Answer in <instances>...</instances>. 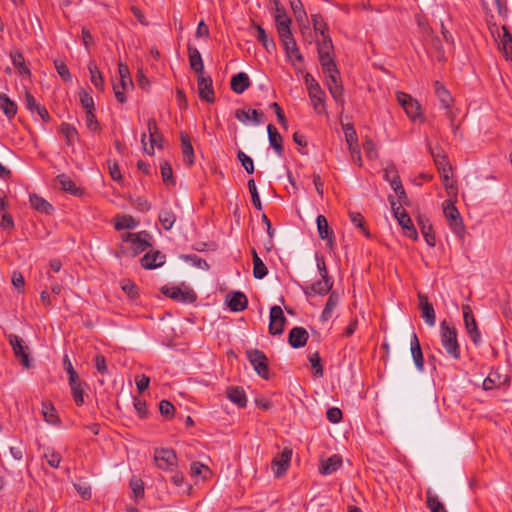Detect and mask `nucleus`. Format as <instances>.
<instances>
[{
    "mask_svg": "<svg viewBox=\"0 0 512 512\" xmlns=\"http://www.w3.org/2000/svg\"><path fill=\"white\" fill-rule=\"evenodd\" d=\"M165 263V255L159 251L148 252L141 258V264L146 269H156Z\"/></svg>",
    "mask_w": 512,
    "mask_h": 512,
    "instance_id": "obj_23",
    "label": "nucleus"
},
{
    "mask_svg": "<svg viewBox=\"0 0 512 512\" xmlns=\"http://www.w3.org/2000/svg\"><path fill=\"white\" fill-rule=\"evenodd\" d=\"M434 87H435V94L441 104V106L444 108V109H447L449 110L453 104V98L450 94V92L446 89V87L441 84L439 81H436L434 83Z\"/></svg>",
    "mask_w": 512,
    "mask_h": 512,
    "instance_id": "obj_30",
    "label": "nucleus"
},
{
    "mask_svg": "<svg viewBox=\"0 0 512 512\" xmlns=\"http://www.w3.org/2000/svg\"><path fill=\"white\" fill-rule=\"evenodd\" d=\"M410 350H411V355L413 357L416 368L419 371H423L424 358H423V353H422V349L420 346V342H419V339H418V336L416 335V333H413L411 336Z\"/></svg>",
    "mask_w": 512,
    "mask_h": 512,
    "instance_id": "obj_24",
    "label": "nucleus"
},
{
    "mask_svg": "<svg viewBox=\"0 0 512 512\" xmlns=\"http://www.w3.org/2000/svg\"><path fill=\"white\" fill-rule=\"evenodd\" d=\"M440 341L446 354L454 359L461 358L460 345L458 343V332L454 325L446 320L440 323Z\"/></svg>",
    "mask_w": 512,
    "mask_h": 512,
    "instance_id": "obj_1",
    "label": "nucleus"
},
{
    "mask_svg": "<svg viewBox=\"0 0 512 512\" xmlns=\"http://www.w3.org/2000/svg\"><path fill=\"white\" fill-rule=\"evenodd\" d=\"M339 301L340 294L337 291H332L321 314V320L323 322H326L332 318L334 311L339 304Z\"/></svg>",
    "mask_w": 512,
    "mask_h": 512,
    "instance_id": "obj_27",
    "label": "nucleus"
},
{
    "mask_svg": "<svg viewBox=\"0 0 512 512\" xmlns=\"http://www.w3.org/2000/svg\"><path fill=\"white\" fill-rule=\"evenodd\" d=\"M158 219L165 230H170L176 221V215L171 209L163 208Z\"/></svg>",
    "mask_w": 512,
    "mask_h": 512,
    "instance_id": "obj_46",
    "label": "nucleus"
},
{
    "mask_svg": "<svg viewBox=\"0 0 512 512\" xmlns=\"http://www.w3.org/2000/svg\"><path fill=\"white\" fill-rule=\"evenodd\" d=\"M44 457L52 468H58L62 460L61 455L52 449H47L44 453Z\"/></svg>",
    "mask_w": 512,
    "mask_h": 512,
    "instance_id": "obj_60",
    "label": "nucleus"
},
{
    "mask_svg": "<svg viewBox=\"0 0 512 512\" xmlns=\"http://www.w3.org/2000/svg\"><path fill=\"white\" fill-rule=\"evenodd\" d=\"M256 31H257V34H256L257 40L260 41L267 50L270 47L273 48L275 46L273 40H270L268 38L266 31L261 26H259V25L256 26Z\"/></svg>",
    "mask_w": 512,
    "mask_h": 512,
    "instance_id": "obj_62",
    "label": "nucleus"
},
{
    "mask_svg": "<svg viewBox=\"0 0 512 512\" xmlns=\"http://www.w3.org/2000/svg\"><path fill=\"white\" fill-rule=\"evenodd\" d=\"M350 221L355 225V227L359 228L366 236H369V232L365 228L364 217L359 212H350L349 213Z\"/></svg>",
    "mask_w": 512,
    "mask_h": 512,
    "instance_id": "obj_58",
    "label": "nucleus"
},
{
    "mask_svg": "<svg viewBox=\"0 0 512 512\" xmlns=\"http://www.w3.org/2000/svg\"><path fill=\"white\" fill-rule=\"evenodd\" d=\"M43 419L44 421L53 426H59L61 423V420L58 416V413L53 406V404L49 401L42 402V409H41Z\"/></svg>",
    "mask_w": 512,
    "mask_h": 512,
    "instance_id": "obj_28",
    "label": "nucleus"
},
{
    "mask_svg": "<svg viewBox=\"0 0 512 512\" xmlns=\"http://www.w3.org/2000/svg\"><path fill=\"white\" fill-rule=\"evenodd\" d=\"M341 465L342 458L339 455H332L321 462L319 471L323 475H330L337 471Z\"/></svg>",
    "mask_w": 512,
    "mask_h": 512,
    "instance_id": "obj_31",
    "label": "nucleus"
},
{
    "mask_svg": "<svg viewBox=\"0 0 512 512\" xmlns=\"http://www.w3.org/2000/svg\"><path fill=\"white\" fill-rule=\"evenodd\" d=\"M188 57L189 64L192 70L195 71L196 75L205 73L204 63L199 50L191 45L188 46Z\"/></svg>",
    "mask_w": 512,
    "mask_h": 512,
    "instance_id": "obj_29",
    "label": "nucleus"
},
{
    "mask_svg": "<svg viewBox=\"0 0 512 512\" xmlns=\"http://www.w3.org/2000/svg\"><path fill=\"white\" fill-rule=\"evenodd\" d=\"M363 149L367 158L373 160L378 157L376 145L371 139H366L363 142Z\"/></svg>",
    "mask_w": 512,
    "mask_h": 512,
    "instance_id": "obj_64",
    "label": "nucleus"
},
{
    "mask_svg": "<svg viewBox=\"0 0 512 512\" xmlns=\"http://www.w3.org/2000/svg\"><path fill=\"white\" fill-rule=\"evenodd\" d=\"M90 72L91 83L100 91L104 90V79L97 65L94 62H90L88 65Z\"/></svg>",
    "mask_w": 512,
    "mask_h": 512,
    "instance_id": "obj_45",
    "label": "nucleus"
},
{
    "mask_svg": "<svg viewBox=\"0 0 512 512\" xmlns=\"http://www.w3.org/2000/svg\"><path fill=\"white\" fill-rule=\"evenodd\" d=\"M0 108L8 119L17 114V104L5 93H0Z\"/></svg>",
    "mask_w": 512,
    "mask_h": 512,
    "instance_id": "obj_38",
    "label": "nucleus"
},
{
    "mask_svg": "<svg viewBox=\"0 0 512 512\" xmlns=\"http://www.w3.org/2000/svg\"><path fill=\"white\" fill-rule=\"evenodd\" d=\"M344 135L346 139V143L348 145V149H352L354 147H358V139L355 129L350 125L343 126Z\"/></svg>",
    "mask_w": 512,
    "mask_h": 512,
    "instance_id": "obj_51",
    "label": "nucleus"
},
{
    "mask_svg": "<svg viewBox=\"0 0 512 512\" xmlns=\"http://www.w3.org/2000/svg\"><path fill=\"white\" fill-rule=\"evenodd\" d=\"M226 394L227 398L237 406L243 408L247 405V397L245 391L242 388L229 387Z\"/></svg>",
    "mask_w": 512,
    "mask_h": 512,
    "instance_id": "obj_35",
    "label": "nucleus"
},
{
    "mask_svg": "<svg viewBox=\"0 0 512 512\" xmlns=\"http://www.w3.org/2000/svg\"><path fill=\"white\" fill-rule=\"evenodd\" d=\"M286 318L280 306H273L270 309L269 332L272 335H280L284 331Z\"/></svg>",
    "mask_w": 512,
    "mask_h": 512,
    "instance_id": "obj_12",
    "label": "nucleus"
},
{
    "mask_svg": "<svg viewBox=\"0 0 512 512\" xmlns=\"http://www.w3.org/2000/svg\"><path fill=\"white\" fill-rule=\"evenodd\" d=\"M397 221L407 237L413 240L418 238L416 228L414 227L413 222L407 213H402L400 217H398Z\"/></svg>",
    "mask_w": 512,
    "mask_h": 512,
    "instance_id": "obj_37",
    "label": "nucleus"
},
{
    "mask_svg": "<svg viewBox=\"0 0 512 512\" xmlns=\"http://www.w3.org/2000/svg\"><path fill=\"white\" fill-rule=\"evenodd\" d=\"M246 354L256 373L262 378L268 379L269 368L266 355L258 349H249Z\"/></svg>",
    "mask_w": 512,
    "mask_h": 512,
    "instance_id": "obj_7",
    "label": "nucleus"
},
{
    "mask_svg": "<svg viewBox=\"0 0 512 512\" xmlns=\"http://www.w3.org/2000/svg\"><path fill=\"white\" fill-rule=\"evenodd\" d=\"M79 99H80V103H81L82 107L85 109V111L94 110V100L88 92H86L85 90L80 91Z\"/></svg>",
    "mask_w": 512,
    "mask_h": 512,
    "instance_id": "obj_63",
    "label": "nucleus"
},
{
    "mask_svg": "<svg viewBox=\"0 0 512 512\" xmlns=\"http://www.w3.org/2000/svg\"><path fill=\"white\" fill-rule=\"evenodd\" d=\"M9 343L12 346L13 352L25 368L30 367L29 355L27 353L28 347L24 345L23 340L17 335H9Z\"/></svg>",
    "mask_w": 512,
    "mask_h": 512,
    "instance_id": "obj_13",
    "label": "nucleus"
},
{
    "mask_svg": "<svg viewBox=\"0 0 512 512\" xmlns=\"http://www.w3.org/2000/svg\"><path fill=\"white\" fill-rule=\"evenodd\" d=\"M71 395L77 406H81L84 403V389L83 382L70 385Z\"/></svg>",
    "mask_w": 512,
    "mask_h": 512,
    "instance_id": "obj_52",
    "label": "nucleus"
},
{
    "mask_svg": "<svg viewBox=\"0 0 512 512\" xmlns=\"http://www.w3.org/2000/svg\"><path fill=\"white\" fill-rule=\"evenodd\" d=\"M292 458V450L288 447L284 448L283 451L276 456L272 461V469L276 477H280L285 473L290 465Z\"/></svg>",
    "mask_w": 512,
    "mask_h": 512,
    "instance_id": "obj_14",
    "label": "nucleus"
},
{
    "mask_svg": "<svg viewBox=\"0 0 512 512\" xmlns=\"http://www.w3.org/2000/svg\"><path fill=\"white\" fill-rule=\"evenodd\" d=\"M149 139H150V146L148 147L147 143H146V134L144 133L141 137V143L143 145V150L145 151V153H147L148 155H153L155 147H158V148L161 147L162 136L160 135V133H158V134H154L153 136H149Z\"/></svg>",
    "mask_w": 512,
    "mask_h": 512,
    "instance_id": "obj_48",
    "label": "nucleus"
},
{
    "mask_svg": "<svg viewBox=\"0 0 512 512\" xmlns=\"http://www.w3.org/2000/svg\"><path fill=\"white\" fill-rule=\"evenodd\" d=\"M396 99H397L399 105L405 111L407 117L411 121L424 122V116H423L421 105L415 98H413L411 95H409L407 93L398 91V92H396Z\"/></svg>",
    "mask_w": 512,
    "mask_h": 512,
    "instance_id": "obj_2",
    "label": "nucleus"
},
{
    "mask_svg": "<svg viewBox=\"0 0 512 512\" xmlns=\"http://www.w3.org/2000/svg\"><path fill=\"white\" fill-rule=\"evenodd\" d=\"M130 488L136 499L144 497V483L140 478L133 477L130 480Z\"/></svg>",
    "mask_w": 512,
    "mask_h": 512,
    "instance_id": "obj_54",
    "label": "nucleus"
},
{
    "mask_svg": "<svg viewBox=\"0 0 512 512\" xmlns=\"http://www.w3.org/2000/svg\"><path fill=\"white\" fill-rule=\"evenodd\" d=\"M228 307L231 311L240 312L247 308L248 299L242 292H233L227 295Z\"/></svg>",
    "mask_w": 512,
    "mask_h": 512,
    "instance_id": "obj_22",
    "label": "nucleus"
},
{
    "mask_svg": "<svg viewBox=\"0 0 512 512\" xmlns=\"http://www.w3.org/2000/svg\"><path fill=\"white\" fill-rule=\"evenodd\" d=\"M333 286L332 278H322L321 280L316 281L311 286L303 289L304 293L307 296L311 295H326Z\"/></svg>",
    "mask_w": 512,
    "mask_h": 512,
    "instance_id": "obj_18",
    "label": "nucleus"
},
{
    "mask_svg": "<svg viewBox=\"0 0 512 512\" xmlns=\"http://www.w3.org/2000/svg\"><path fill=\"white\" fill-rule=\"evenodd\" d=\"M181 147L183 161L186 165L191 166L194 163V150L187 134H181Z\"/></svg>",
    "mask_w": 512,
    "mask_h": 512,
    "instance_id": "obj_36",
    "label": "nucleus"
},
{
    "mask_svg": "<svg viewBox=\"0 0 512 512\" xmlns=\"http://www.w3.org/2000/svg\"><path fill=\"white\" fill-rule=\"evenodd\" d=\"M317 230L319 237L327 241V245L333 246V230L330 228L328 221L324 215H318L316 218Z\"/></svg>",
    "mask_w": 512,
    "mask_h": 512,
    "instance_id": "obj_21",
    "label": "nucleus"
},
{
    "mask_svg": "<svg viewBox=\"0 0 512 512\" xmlns=\"http://www.w3.org/2000/svg\"><path fill=\"white\" fill-rule=\"evenodd\" d=\"M267 132L271 147L275 150L278 156H282L284 150L282 136L272 124L267 126Z\"/></svg>",
    "mask_w": 512,
    "mask_h": 512,
    "instance_id": "obj_32",
    "label": "nucleus"
},
{
    "mask_svg": "<svg viewBox=\"0 0 512 512\" xmlns=\"http://www.w3.org/2000/svg\"><path fill=\"white\" fill-rule=\"evenodd\" d=\"M30 204L35 210L42 213L49 214L53 210L52 205L37 194L30 195Z\"/></svg>",
    "mask_w": 512,
    "mask_h": 512,
    "instance_id": "obj_44",
    "label": "nucleus"
},
{
    "mask_svg": "<svg viewBox=\"0 0 512 512\" xmlns=\"http://www.w3.org/2000/svg\"><path fill=\"white\" fill-rule=\"evenodd\" d=\"M462 311L467 334L469 335L471 341L477 345L481 341V333L478 330V326L472 313V310L469 305H463Z\"/></svg>",
    "mask_w": 512,
    "mask_h": 512,
    "instance_id": "obj_11",
    "label": "nucleus"
},
{
    "mask_svg": "<svg viewBox=\"0 0 512 512\" xmlns=\"http://www.w3.org/2000/svg\"><path fill=\"white\" fill-rule=\"evenodd\" d=\"M196 77L200 99L207 103H213L215 101V93L212 78L206 73L196 75Z\"/></svg>",
    "mask_w": 512,
    "mask_h": 512,
    "instance_id": "obj_10",
    "label": "nucleus"
},
{
    "mask_svg": "<svg viewBox=\"0 0 512 512\" xmlns=\"http://www.w3.org/2000/svg\"><path fill=\"white\" fill-rule=\"evenodd\" d=\"M418 300L419 308L421 310V317L427 325L431 327L434 326L436 323V315L433 305L429 303L427 296L422 293L418 294Z\"/></svg>",
    "mask_w": 512,
    "mask_h": 512,
    "instance_id": "obj_17",
    "label": "nucleus"
},
{
    "mask_svg": "<svg viewBox=\"0 0 512 512\" xmlns=\"http://www.w3.org/2000/svg\"><path fill=\"white\" fill-rule=\"evenodd\" d=\"M248 189L251 194L252 203H253L254 207L259 211L262 210L261 200H260V197H259V194L257 191L255 181L253 179H250L248 181Z\"/></svg>",
    "mask_w": 512,
    "mask_h": 512,
    "instance_id": "obj_57",
    "label": "nucleus"
},
{
    "mask_svg": "<svg viewBox=\"0 0 512 512\" xmlns=\"http://www.w3.org/2000/svg\"><path fill=\"white\" fill-rule=\"evenodd\" d=\"M148 236L145 232L141 233H130L126 232L122 234V240L124 242H129L132 245L133 251L135 253L144 251L147 247L150 246L149 242L146 239Z\"/></svg>",
    "mask_w": 512,
    "mask_h": 512,
    "instance_id": "obj_16",
    "label": "nucleus"
},
{
    "mask_svg": "<svg viewBox=\"0 0 512 512\" xmlns=\"http://www.w3.org/2000/svg\"><path fill=\"white\" fill-rule=\"evenodd\" d=\"M503 35L500 41V48L506 60L512 63V34L509 32L507 26H502Z\"/></svg>",
    "mask_w": 512,
    "mask_h": 512,
    "instance_id": "obj_34",
    "label": "nucleus"
},
{
    "mask_svg": "<svg viewBox=\"0 0 512 512\" xmlns=\"http://www.w3.org/2000/svg\"><path fill=\"white\" fill-rule=\"evenodd\" d=\"M283 46H284V49L286 51V54L287 56L291 59V60H295L299 63H302L303 62V56L302 54L300 53L298 47H297V44H296V41L295 39L293 38V35H288L287 38L286 37H281L280 38Z\"/></svg>",
    "mask_w": 512,
    "mask_h": 512,
    "instance_id": "obj_20",
    "label": "nucleus"
},
{
    "mask_svg": "<svg viewBox=\"0 0 512 512\" xmlns=\"http://www.w3.org/2000/svg\"><path fill=\"white\" fill-rule=\"evenodd\" d=\"M418 225L426 243L431 247L435 246V235L433 233L432 225L429 223V221L419 217Z\"/></svg>",
    "mask_w": 512,
    "mask_h": 512,
    "instance_id": "obj_39",
    "label": "nucleus"
},
{
    "mask_svg": "<svg viewBox=\"0 0 512 512\" xmlns=\"http://www.w3.org/2000/svg\"><path fill=\"white\" fill-rule=\"evenodd\" d=\"M85 125L86 127L92 131L97 132L100 130V125L97 121V118L94 114V110L92 111H85Z\"/></svg>",
    "mask_w": 512,
    "mask_h": 512,
    "instance_id": "obj_61",
    "label": "nucleus"
},
{
    "mask_svg": "<svg viewBox=\"0 0 512 512\" xmlns=\"http://www.w3.org/2000/svg\"><path fill=\"white\" fill-rule=\"evenodd\" d=\"M190 470L192 476H201L203 479L207 478V475L210 474L209 467L200 462H193Z\"/></svg>",
    "mask_w": 512,
    "mask_h": 512,
    "instance_id": "obj_55",
    "label": "nucleus"
},
{
    "mask_svg": "<svg viewBox=\"0 0 512 512\" xmlns=\"http://www.w3.org/2000/svg\"><path fill=\"white\" fill-rule=\"evenodd\" d=\"M308 340V332L302 327H294L289 332L288 341L293 348L303 347Z\"/></svg>",
    "mask_w": 512,
    "mask_h": 512,
    "instance_id": "obj_26",
    "label": "nucleus"
},
{
    "mask_svg": "<svg viewBox=\"0 0 512 512\" xmlns=\"http://www.w3.org/2000/svg\"><path fill=\"white\" fill-rule=\"evenodd\" d=\"M431 155L434 159L435 165L437 166L438 171L451 169L449 165L447 156L443 152L441 148L431 149Z\"/></svg>",
    "mask_w": 512,
    "mask_h": 512,
    "instance_id": "obj_47",
    "label": "nucleus"
},
{
    "mask_svg": "<svg viewBox=\"0 0 512 512\" xmlns=\"http://www.w3.org/2000/svg\"><path fill=\"white\" fill-rule=\"evenodd\" d=\"M160 169L163 182L167 185H174L175 181L171 165L167 161H164L160 164Z\"/></svg>",
    "mask_w": 512,
    "mask_h": 512,
    "instance_id": "obj_53",
    "label": "nucleus"
},
{
    "mask_svg": "<svg viewBox=\"0 0 512 512\" xmlns=\"http://www.w3.org/2000/svg\"><path fill=\"white\" fill-rule=\"evenodd\" d=\"M162 293L167 297L179 301V302H193L196 299V295L193 291L188 289H181L180 287H163Z\"/></svg>",
    "mask_w": 512,
    "mask_h": 512,
    "instance_id": "obj_15",
    "label": "nucleus"
},
{
    "mask_svg": "<svg viewBox=\"0 0 512 512\" xmlns=\"http://www.w3.org/2000/svg\"><path fill=\"white\" fill-rule=\"evenodd\" d=\"M57 182L62 190L76 196L81 194V189L76 186L74 181L69 176L65 174L58 175Z\"/></svg>",
    "mask_w": 512,
    "mask_h": 512,
    "instance_id": "obj_42",
    "label": "nucleus"
},
{
    "mask_svg": "<svg viewBox=\"0 0 512 512\" xmlns=\"http://www.w3.org/2000/svg\"><path fill=\"white\" fill-rule=\"evenodd\" d=\"M10 57L15 68L19 70L20 74H28L29 69L25 65V59L22 53L18 50H14L10 53Z\"/></svg>",
    "mask_w": 512,
    "mask_h": 512,
    "instance_id": "obj_50",
    "label": "nucleus"
},
{
    "mask_svg": "<svg viewBox=\"0 0 512 512\" xmlns=\"http://www.w3.org/2000/svg\"><path fill=\"white\" fill-rule=\"evenodd\" d=\"M314 111L319 114L326 113V95L322 88L308 93Z\"/></svg>",
    "mask_w": 512,
    "mask_h": 512,
    "instance_id": "obj_25",
    "label": "nucleus"
},
{
    "mask_svg": "<svg viewBox=\"0 0 512 512\" xmlns=\"http://www.w3.org/2000/svg\"><path fill=\"white\" fill-rule=\"evenodd\" d=\"M230 85L235 93L242 94L250 86V79L246 73L240 72L231 78Z\"/></svg>",
    "mask_w": 512,
    "mask_h": 512,
    "instance_id": "obj_33",
    "label": "nucleus"
},
{
    "mask_svg": "<svg viewBox=\"0 0 512 512\" xmlns=\"http://www.w3.org/2000/svg\"><path fill=\"white\" fill-rule=\"evenodd\" d=\"M154 461L159 469L174 471L177 467L178 458L174 450L169 448H156L154 450Z\"/></svg>",
    "mask_w": 512,
    "mask_h": 512,
    "instance_id": "obj_4",
    "label": "nucleus"
},
{
    "mask_svg": "<svg viewBox=\"0 0 512 512\" xmlns=\"http://www.w3.org/2000/svg\"><path fill=\"white\" fill-rule=\"evenodd\" d=\"M332 49L331 39H322V42L318 44L319 62L323 72H335V68H337L331 55Z\"/></svg>",
    "mask_w": 512,
    "mask_h": 512,
    "instance_id": "obj_6",
    "label": "nucleus"
},
{
    "mask_svg": "<svg viewBox=\"0 0 512 512\" xmlns=\"http://www.w3.org/2000/svg\"><path fill=\"white\" fill-rule=\"evenodd\" d=\"M426 504L430 512H447L444 504L431 489L426 491Z\"/></svg>",
    "mask_w": 512,
    "mask_h": 512,
    "instance_id": "obj_41",
    "label": "nucleus"
},
{
    "mask_svg": "<svg viewBox=\"0 0 512 512\" xmlns=\"http://www.w3.org/2000/svg\"><path fill=\"white\" fill-rule=\"evenodd\" d=\"M326 76V86L336 103L340 106L344 105L343 86L340 81L339 71L335 68V72H323Z\"/></svg>",
    "mask_w": 512,
    "mask_h": 512,
    "instance_id": "obj_9",
    "label": "nucleus"
},
{
    "mask_svg": "<svg viewBox=\"0 0 512 512\" xmlns=\"http://www.w3.org/2000/svg\"><path fill=\"white\" fill-rule=\"evenodd\" d=\"M443 213L453 233L459 237H463L465 234V227L460 213L453 202L449 200L443 202Z\"/></svg>",
    "mask_w": 512,
    "mask_h": 512,
    "instance_id": "obj_3",
    "label": "nucleus"
},
{
    "mask_svg": "<svg viewBox=\"0 0 512 512\" xmlns=\"http://www.w3.org/2000/svg\"><path fill=\"white\" fill-rule=\"evenodd\" d=\"M59 132L64 136L67 146L73 147L78 140V132L76 128L68 123H62Z\"/></svg>",
    "mask_w": 512,
    "mask_h": 512,
    "instance_id": "obj_40",
    "label": "nucleus"
},
{
    "mask_svg": "<svg viewBox=\"0 0 512 512\" xmlns=\"http://www.w3.org/2000/svg\"><path fill=\"white\" fill-rule=\"evenodd\" d=\"M313 27L316 32H319L323 39H330L326 36L327 29L324 19L320 15H312Z\"/></svg>",
    "mask_w": 512,
    "mask_h": 512,
    "instance_id": "obj_59",
    "label": "nucleus"
},
{
    "mask_svg": "<svg viewBox=\"0 0 512 512\" xmlns=\"http://www.w3.org/2000/svg\"><path fill=\"white\" fill-rule=\"evenodd\" d=\"M118 72H119L120 80L118 83L113 84V90H114L116 99L120 103H125L126 97H125L124 91L127 87L132 85V79L130 76L129 68L126 64L119 63Z\"/></svg>",
    "mask_w": 512,
    "mask_h": 512,
    "instance_id": "obj_8",
    "label": "nucleus"
},
{
    "mask_svg": "<svg viewBox=\"0 0 512 512\" xmlns=\"http://www.w3.org/2000/svg\"><path fill=\"white\" fill-rule=\"evenodd\" d=\"M138 221L135 220L130 215H121L116 217L115 221V229L123 230V229H133L137 227Z\"/></svg>",
    "mask_w": 512,
    "mask_h": 512,
    "instance_id": "obj_49",
    "label": "nucleus"
},
{
    "mask_svg": "<svg viewBox=\"0 0 512 512\" xmlns=\"http://www.w3.org/2000/svg\"><path fill=\"white\" fill-rule=\"evenodd\" d=\"M274 4L275 22L279 37H286L291 35V19L287 15L285 9L281 6L279 0H271Z\"/></svg>",
    "mask_w": 512,
    "mask_h": 512,
    "instance_id": "obj_5",
    "label": "nucleus"
},
{
    "mask_svg": "<svg viewBox=\"0 0 512 512\" xmlns=\"http://www.w3.org/2000/svg\"><path fill=\"white\" fill-rule=\"evenodd\" d=\"M253 256V275L256 279H263L267 273L268 269L266 265L263 263L261 258L258 256L255 249H252Z\"/></svg>",
    "mask_w": 512,
    "mask_h": 512,
    "instance_id": "obj_43",
    "label": "nucleus"
},
{
    "mask_svg": "<svg viewBox=\"0 0 512 512\" xmlns=\"http://www.w3.org/2000/svg\"><path fill=\"white\" fill-rule=\"evenodd\" d=\"M235 117L243 124L253 122L255 125L262 123L263 113L256 109H237Z\"/></svg>",
    "mask_w": 512,
    "mask_h": 512,
    "instance_id": "obj_19",
    "label": "nucleus"
},
{
    "mask_svg": "<svg viewBox=\"0 0 512 512\" xmlns=\"http://www.w3.org/2000/svg\"><path fill=\"white\" fill-rule=\"evenodd\" d=\"M237 158L248 174H252L254 172V162L250 156L239 150L237 153Z\"/></svg>",
    "mask_w": 512,
    "mask_h": 512,
    "instance_id": "obj_56",
    "label": "nucleus"
}]
</instances>
